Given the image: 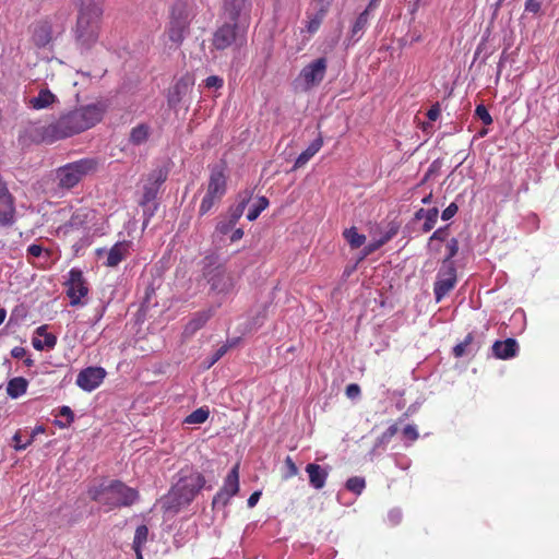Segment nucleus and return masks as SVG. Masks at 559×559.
I'll return each mask as SVG.
<instances>
[{
    "label": "nucleus",
    "mask_w": 559,
    "mask_h": 559,
    "mask_svg": "<svg viewBox=\"0 0 559 559\" xmlns=\"http://www.w3.org/2000/svg\"><path fill=\"white\" fill-rule=\"evenodd\" d=\"M447 227H443V228H439L437 229L436 231H433V234L430 236L429 238V243L428 246L431 247L432 242L435 240H438V241H444L445 238H447Z\"/></svg>",
    "instance_id": "3c124183"
},
{
    "label": "nucleus",
    "mask_w": 559,
    "mask_h": 559,
    "mask_svg": "<svg viewBox=\"0 0 559 559\" xmlns=\"http://www.w3.org/2000/svg\"><path fill=\"white\" fill-rule=\"evenodd\" d=\"M93 500L105 507L106 511L118 507H128L138 499L135 489L126 486L120 481H111L108 485H100L90 491Z\"/></svg>",
    "instance_id": "7ed1b4c3"
},
{
    "label": "nucleus",
    "mask_w": 559,
    "mask_h": 559,
    "mask_svg": "<svg viewBox=\"0 0 559 559\" xmlns=\"http://www.w3.org/2000/svg\"><path fill=\"white\" fill-rule=\"evenodd\" d=\"M131 242L121 241L114 245L110 250H98V255L105 253L107 255L105 264L109 267L117 266L130 253Z\"/></svg>",
    "instance_id": "dca6fc26"
},
{
    "label": "nucleus",
    "mask_w": 559,
    "mask_h": 559,
    "mask_svg": "<svg viewBox=\"0 0 559 559\" xmlns=\"http://www.w3.org/2000/svg\"><path fill=\"white\" fill-rule=\"evenodd\" d=\"M369 23V8L362 11L356 19L349 34V40L353 43L358 41Z\"/></svg>",
    "instance_id": "bb28decb"
},
{
    "label": "nucleus",
    "mask_w": 559,
    "mask_h": 559,
    "mask_svg": "<svg viewBox=\"0 0 559 559\" xmlns=\"http://www.w3.org/2000/svg\"><path fill=\"white\" fill-rule=\"evenodd\" d=\"M168 171L165 168L154 169L147 177V181L155 183L158 187L167 179Z\"/></svg>",
    "instance_id": "4c0bfd02"
},
{
    "label": "nucleus",
    "mask_w": 559,
    "mask_h": 559,
    "mask_svg": "<svg viewBox=\"0 0 559 559\" xmlns=\"http://www.w3.org/2000/svg\"><path fill=\"white\" fill-rule=\"evenodd\" d=\"M221 199L214 197V195H211L209 193H206L201 202V205H200V213L203 215V214H206L212 207L213 205L219 201Z\"/></svg>",
    "instance_id": "79ce46f5"
},
{
    "label": "nucleus",
    "mask_w": 559,
    "mask_h": 559,
    "mask_svg": "<svg viewBox=\"0 0 559 559\" xmlns=\"http://www.w3.org/2000/svg\"><path fill=\"white\" fill-rule=\"evenodd\" d=\"M106 377V371L102 367H87L81 370L76 377V385L86 392L97 389Z\"/></svg>",
    "instance_id": "f8f14e48"
},
{
    "label": "nucleus",
    "mask_w": 559,
    "mask_h": 559,
    "mask_svg": "<svg viewBox=\"0 0 559 559\" xmlns=\"http://www.w3.org/2000/svg\"><path fill=\"white\" fill-rule=\"evenodd\" d=\"M440 116V108L438 105H435L432 106L428 112H427V117L430 121H436Z\"/></svg>",
    "instance_id": "4d7b16f0"
},
{
    "label": "nucleus",
    "mask_w": 559,
    "mask_h": 559,
    "mask_svg": "<svg viewBox=\"0 0 559 559\" xmlns=\"http://www.w3.org/2000/svg\"><path fill=\"white\" fill-rule=\"evenodd\" d=\"M64 285L71 306H82L85 304L83 298L88 294V286L81 270L71 269Z\"/></svg>",
    "instance_id": "0eeeda50"
},
{
    "label": "nucleus",
    "mask_w": 559,
    "mask_h": 559,
    "mask_svg": "<svg viewBox=\"0 0 559 559\" xmlns=\"http://www.w3.org/2000/svg\"><path fill=\"white\" fill-rule=\"evenodd\" d=\"M226 192V177L222 168H214L210 176L206 193L222 199Z\"/></svg>",
    "instance_id": "aec40b11"
},
{
    "label": "nucleus",
    "mask_w": 559,
    "mask_h": 559,
    "mask_svg": "<svg viewBox=\"0 0 559 559\" xmlns=\"http://www.w3.org/2000/svg\"><path fill=\"white\" fill-rule=\"evenodd\" d=\"M246 43L245 32L239 26L226 23L219 27L213 36V46L217 50H224L233 45L242 46Z\"/></svg>",
    "instance_id": "6e6552de"
},
{
    "label": "nucleus",
    "mask_w": 559,
    "mask_h": 559,
    "mask_svg": "<svg viewBox=\"0 0 559 559\" xmlns=\"http://www.w3.org/2000/svg\"><path fill=\"white\" fill-rule=\"evenodd\" d=\"M285 467L286 472L283 476L285 479L292 478L298 474V468L290 456L285 459Z\"/></svg>",
    "instance_id": "a18cd8bd"
},
{
    "label": "nucleus",
    "mask_w": 559,
    "mask_h": 559,
    "mask_svg": "<svg viewBox=\"0 0 559 559\" xmlns=\"http://www.w3.org/2000/svg\"><path fill=\"white\" fill-rule=\"evenodd\" d=\"M403 435L412 441H415L418 438V431L413 425H407L403 429Z\"/></svg>",
    "instance_id": "5fc2aeb1"
},
{
    "label": "nucleus",
    "mask_w": 559,
    "mask_h": 559,
    "mask_svg": "<svg viewBox=\"0 0 559 559\" xmlns=\"http://www.w3.org/2000/svg\"><path fill=\"white\" fill-rule=\"evenodd\" d=\"M447 250H448V254L443 259V261H449V263H454L452 261V259L456 255V253L459 251V241L455 238H452L451 240H449L447 243Z\"/></svg>",
    "instance_id": "37998d69"
},
{
    "label": "nucleus",
    "mask_w": 559,
    "mask_h": 559,
    "mask_svg": "<svg viewBox=\"0 0 559 559\" xmlns=\"http://www.w3.org/2000/svg\"><path fill=\"white\" fill-rule=\"evenodd\" d=\"M242 236H243V231H242V229L238 228V229H236V230L233 233V235H231L230 239H231V241H237V240L241 239V238H242Z\"/></svg>",
    "instance_id": "0e129e2a"
},
{
    "label": "nucleus",
    "mask_w": 559,
    "mask_h": 559,
    "mask_svg": "<svg viewBox=\"0 0 559 559\" xmlns=\"http://www.w3.org/2000/svg\"><path fill=\"white\" fill-rule=\"evenodd\" d=\"M306 472L309 476V483L313 488L321 489L324 487L328 472L322 466L310 463L306 466Z\"/></svg>",
    "instance_id": "393cba45"
},
{
    "label": "nucleus",
    "mask_w": 559,
    "mask_h": 559,
    "mask_svg": "<svg viewBox=\"0 0 559 559\" xmlns=\"http://www.w3.org/2000/svg\"><path fill=\"white\" fill-rule=\"evenodd\" d=\"M343 235L353 249L361 247L366 241V237L359 234L355 227L346 229Z\"/></svg>",
    "instance_id": "7c9ffc66"
},
{
    "label": "nucleus",
    "mask_w": 559,
    "mask_h": 559,
    "mask_svg": "<svg viewBox=\"0 0 559 559\" xmlns=\"http://www.w3.org/2000/svg\"><path fill=\"white\" fill-rule=\"evenodd\" d=\"M27 381L22 377L13 378L7 385V393L12 399L22 396L27 390Z\"/></svg>",
    "instance_id": "c85d7f7f"
},
{
    "label": "nucleus",
    "mask_w": 559,
    "mask_h": 559,
    "mask_svg": "<svg viewBox=\"0 0 559 559\" xmlns=\"http://www.w3.org/2000/svg\"><path fill=\"white\" fill-rule=\"evenodd\" d=\"M193 82L189 78H182L176 82L168 93V104L176 107L192 88Z\"/></svg>",
    "instance_id": "412c9836"
},
{
    "label": "nucleus",
    "mask_w": 559,
    "mask_h": 559,
    "mask_svg": "<svg viewBox=\"0 0 559 559\" xmlns=\"http://www.w3.org/2000/svg\"><path fill=\"white\" fill-rule=\"evenodd\" d=\"M542 8V1L540 0H526L525 1V11L530 13H538Z\"/></svg>",
    "instance_id": "603ef678"
},
{
    "label": "nucleus",
    "mask_w": 559,
    "mask_h": 559,
    "mask_svg": "<svg viewBox=\"0 0 559 559\" xmlns=\"http://www.w3.org/2000/svg\"><path fill=\"white\" fill-rule=\"evenodd\" d=\"M204 477L198 472H181L178 481L173 486L163 500L166 511L177 513L182 507L188 506L203 488Z\"/></svg>",
    "instance_id": "f03ea898"
},
{
    "label": "nucleus",
    "mask_w": 559,
    "mask_h": 559,
    "mask_svg": "<svg viewBox=\"0 0 559 559\" xmlns=\"http://www.w3.org/2000/svg\"><path fill=\"white\" fill-rule=\"evenodd\" d=\"M360 395V388L356 383H350L346 386V396L350 400H355Z\"/></svg>",
    "instance_id": "864d4df0"
},
{
    "label": "nucleus",
    "mask_w": 559,
    "mask_h": 559,
    "mask_svg": "<svg viewBox=\"0 0 559 559\" xmlns=\"http://www.w3.org/2000/svg\"><path fill=\"white\" fill-rule=\"evenodd\" d=\"M248 201L249 198L246 197L239 202V204L236 207L231 209L229 213L230 224L235 225L238 222V219L242 216Z\"/></svg>",
    "instance_id": "58836bf2"
},
{
    "label": "nucleus",
    "mask_w": 559,
    "mask_h": 559,
    "mask_svg": "<svg viewBox=\"0 0 559 559\" xmlns=\"http://www.w3.org/2000/svg\"><path fill=\"white\" fill-rule=\"evenodd\" d=\"M45 430H44V427L43 426H36L32 432L31 436H34V438L38 435V433H43Z\"/></svg>",
    "instance_id": "774afa93"
},
{
    "label": "nucleus",
    "mask_w": 559,
    "mask_h": 559,
    "mask_svg": "<svg viewBox=\"0 0 559 559\" xmlns=\"http://www.w3.org/2000/svg\"><path fill=\"white\" fill-rule=\"evenodd\" d=\"M472 340H473V336L471 334H468L462 343L454 346V348H453L454 356L462 357L465 354L469 353L471 350L468 349V346H469V343L472 342Z\"/></svg>",
    "instance_id": "a19ab883"
},
{
    "label": "nucleus",
    "mask_w": 559,
    "mask_h": 559,
    "mask_svg": "<svg viewBox=\"0 0 559 559\" xmlns=\"http://www.w3.org/2000/svg\"><path fill=\"white\" fill-rule=\"evenodd\" d=\"M147 537L148 528L145 525L138 526L132 545L133 549L142 548L146 544Z\"/></svg>",
    "instance_id": "72a5a7b5"
},
{
    "label": "nucleus",
    "mask_w": 559,
    "mask_h": 559,
    "mask_svg": "<svg viewBox=\"0 0 559 559\" xmlns=\"http://www.w3.org/2000/svg\"><path fill=\"white\" fill-rule=\"evenodd\" d=\"M365 486H366L365 479L361 477H357V476L350 477L346 481V488L356 495H360L362 492Z\"/></svg>",
    "instance_id": "e433bc0d"
},
{
    "label": "nucleus",
    "mask_w": 559,
    "mask_h": 559,
    "mask_svg": "<svg viewBox=\"0 0 559 559\" xmlns=\"http://www.w3.org/2000/svg\"><path fill=\"white\" fill-rule=\"evenodd\" d=\"M99 22L76 21L75 40L81 49H91L98 40Z\"/></svg>",
    "instance_id": "9d476101"
},
{
    "label": "nucleus",
    "mask_w": 559,
    "mask_h": 559,
    "mask_svg": "<svg viewBox=\"0 0 559 559\" xmlns=\"http://www.w3.org/2000/svg\"><path fill=\"white\" fill-rule=\"evenodd\" d=\"M45 253L46 257L50 255V252L47 250H44V248L40 245L33 243L27 248V255L33 258H39Z\"/></svg>",
    "instance_id": "49530a36"
},
{
    "label": "nucleus",
    "mask_w": 559,
    "mask_h": 559,
    "mask_svg": "<svg viewBox=\"0 0 559 559\" xmlns=\"http://www.w3.org/2000/svg\"><path fill=\"white\" fill-rule=\"evenodd\" d=\"M332 0H313L311 9L307 12L306 31L314 34L319 31Z\"/></svg>",
    "instance_id": "ddd939ff"
},
{
    "label": "nucleus",
    "mask_w": 559,
    "mask_h": 559,
    "mask_svg": "<svg viewBox=\"0 0 559 559\" xmlns=\"http://www.w3.org/2000/svg\"><path fill=\"white\" fill-rule=\"evenodd\" d=\"M438 215H439V211L437 207H432V209L428 210V213L425 216L424 224H423L424 233H428L435 227L437 219H438Z\"/></svg>",
    "instance_id": "c9c22d12"
},
{
    "label": "nucleus",
    "mask_w": 559,
    "mask_h": 559,
    "mask_svg": "<svg viewBox=\"0 0 559 559\" xmlns=\"http://www.w3.org/2000/svg\"><path fill=\"white\" fill-rule=\"evenodd\" d=\"M323 139L319 135L314 139L309 146L296 158L294 168H300L305 166L311 157H313L322 147Z\"/></svg>",
    "instance_id": "a878e982"
},
{
    "label": "nucleus",
    "mask_w": 559,
    "mask_h": 559,
    "mask_svg": "<svg viewBox=\"0 0 559 559\" xmlns=\"http://www.w3.org/2000/svg\"><path fill=\"white\" fill-rule=\"evenodd\" d=\"M11 355L13 358L21 359L26 356V349L21 346H16L11 350Z\"/></svg>",
    "instance_id": "13d9d810"
},
{
    "label": "nucleus",
    "mask_w": 559,
    "mask_h": 559,
    "mask_svg": "<svg viewBox=\"0 0 559 559\" xmlns=\"http://www.w3.org/2000/svg\"><path fill=\"white\" fill-rule=\"evenodd\" d=\"M248 10L247 0H224V14L236 22Z\"/></svg>",
    "instance_id": "b1692460"
},
{
    "label": "nucleus",
    "mask_w": 559,
    "mask_h": 559,
    "mask_svg": "<svg viewBox=\"0 0 559 559\" xmlns=\"http://www.w3.org/2000/svg\"><path fill=\"white\" fill-rule=\"evenodd\" d=\"M76 21L81 22H100L103 15L102 0H78Z\"/></svg>",
    "instance_id": "4468645a"
},
{
    "label": "nucleus",
    "mask_w": 559,
    "mask_h": 559,
    "mask_svg": "<svg viewBox=\"0 0 559 559\" xmlns=\"http://www.w3.org/2000/svg\"><path fill=\"white\" fill-rule=\"evenodd\" d=\"M239 466L235 465L224 480L223 488L215 495L213 499L214 507H225L229 499L239 490Z\"/></svg>",
    "instance_id": "9b49d317"
},
{
    "label": "nucleus",
    "mask_w": 559,
    "mask_h": 559,
    "mask_svg": "<svg viewBox=\"0 0 559 559\" xmlns=\"http://www.w3.org/2000/svg\"><path fill=\"white\" fill-rule=\"evenodd\" d=\"M103 111L97 105H87L62 115L57 121L35 129V139L44 143L56 141L80 133L102 119Z\"/></svg>",
    "instance_id": "f257e3e1"
},
{
    "label": "nucleus",
    "mask_w": 559,
    "mask_h": 559,
    "mask_svg": "<svg viewBox=\"0 0 559 559\" xmlns=\"http://www.w3.org/2000/svg\"><path fill=\"white\" fill-rule=\"evenodd\" d=\"M189 20L188 14L183 5H179L173 9L169 27L166 32L168 40L171 43V47H178L185 36V32L188 27Z\"/></svg>",
    "instance_id": "1a4fd4ad"
},
{
    "label": "nucleus",
    "mask_w": 559,
    "mask_h": 559,
    "mask_svg": "<svg viewBox=\"0 0 559 559\" xmlns=\"http://www.w3.org/2000/svg\"><path fill=\"white\" fill-rule=\"evenodd\" d=\"M519 350L518 342L514 338L497 341L492 345L493 355L499 359H510L516 356Z\"/></svg>",
    "instance_id": "4be33fe9"
},
{
    "label": "nucleus",
    "mask_w": 559,
    "mask_h": 559,
    "mask_svg": "<svg viewBox=\"0 0 559 559\" xmlns=\"http://www.w3.org/2000/svg\"><path fill=\"white\" fill-rule=\"evenodd\" d=\"M35 333L36 336L32 338V345L36 350L55 347L57 338L53 334L47 332L46 325L38 326Z\"/></svg>",
    "instance_id": "5701e85b"
},
{
    "label": "nucleus",
    "mask_w": 559,
    "mask_h": 559,
    "mask_svg": "<svg viewBox=\"0 0 559 559\" xmlns=\"http://www.w3.org/2000/svg\"><path fill=\"white\" fill-rule=\"evenodd\" d=\"M52 25L49 20H40L33 26V40L39 46L48 45L52 39Z\"/></svg>",
    "instance_id": "a211bd4d"
},
{
    "label": "nucleus",
    "mask_w": 559,
    "mask_h": 559,
    "mask_svg": "<svg viewBox=\"0 0 559 559\" xmlns=\"http://www.w3.org/2000/svg\"><path fill=\"white\" fill-rule=\"evenodd\" d=\"M457 210H459V207H457V205H456L454 202L450 203V204H449V205L443 210V212H442V214H441V218H442L443 221H449V219H451V218L456 214Z\"/></svg>",
    "instance_id": "09e8293b"
},
{
    "label": "nucleus",
    "mask_w": 559,
    "mask_h": 559,
    "mask_svg": "<svg viewBox=\"0 0 559 559\" xmlns=\"http://www.w3.org/2000/svg\"><path fill=\"white\" fill-rule=\"evenodd\" d=\"M211 290L227 294L234 288L233 277L224 270L217 269L207 280Z\"/></svg>",
    "instance_id": "f3484780"
},
{
    "label": "nucleus",
    "mask_w": 559,
    "mask_h": 559,
    "mask_svg": "<svg viewBox=\"0 0 559 559\" xmlns=\"http://www.w3.org/2000/svg\"><path fill=\"white\" fill-rule=\"evenodd\" d=\"M456 282V267L454 263L442 261L433 285L436 301L440 302L455 287Z\"/></svg>",
    "instance_id": "423d86ee"
},
{
    "label": "nucleus",
    "mask_w": 559,
    "mask_h": 559,
    "mask_svg": "<svg viewBox=\"0 0 559 559\" xmlns=\"http://www.w3.org/2000/svg\"><path fill=\"white\" fill-rule=\"evenodd\" d=\"M388 519L393 525H396L402 519V512L397 509H393L389 512Z\"/></svg>",
    "instance_id": "6e6d98bb"
},
{
    "label": "nucleus",
    "mask_w": 559,
    "mask_h": 559,
    "mask_svg": "<svg viewBox=\"0 0 559 559\" xmlns=\"http://www.w3.org/2000/svg\"><path fill=\"white\" fill-rule=\"evenodd\" d=\"M34 441V436H31L28 439H26L25 441L22 440V435L20 431H17L13 438H12V447L14 448V450L16 451H22V450H25L29 444H32Z\"/></svg>",
    "instance_id": "ea45409f"
},
{
    "label": "nucleus",
    "mask_w": 559,
    "mask_h": 559,
    "mask_svg": "<svg viewBox=\"0 0 559 559\" xmlns=\"http://www.w3.org/2000/svg\"><path fill=\"white\" fill-rule=\"evenodd\" d=\"M228 347L226 345L219 347L216 353L214 354L211 365L215 364L217 360H219L227 352Z\"/></svg>",
    "instance_id": "052dcab7"
},
{
    "label": "nucleus",
    "mask_w": 559,
    "mask_h": 559,
    "mask_svg": "<svg viewBox=\"0 0 559 559\" xmlns=\"http://www.w3.org/2000/svg\"><path fill=\"white\" fill-rule=\"evenodd\" d=\"M223 79L217 75H211L205 79L204 84L207 88H221L223 86Z\"/></svg>",
    "instance_id": "de8ad7c7"
},
{
    "label": "nucleus",
    "mask_w": 559,
    "mask_h": 559,
    "mask_svg": "<svg viewBox=\"0 0 559 559\" xmlns=\"http://www.w3.org/2000/svg\"><path fill=\"white\" fill-rule=\"evenodd\" d=\"M159 187L155 183H151L146 180V183L144 185V192L142 197V204L146 205L155 200L157 193H158Z\"/></svg>",
    "instance_id": "f704fd0d"
},
{
    "label": "nucleus",
    "mask_w": 559,
    "mask_h": 559,
    "mask_svg": "<svg viewBox=\"0 0 559 559\" xmlns=\"http://www.w3.org/2000/svg\"><path fill=\"white\" fill-rule=\"evenodd\" d=\"M234 225L230 224V219L228 221V223H218L217 225V229L222 233V234H226Z\"/></svg>",
    "instance_id": "e2e57ef3"
},
{
    "label": "nucleus",
    "mask_w": 559,
    "mask_h": 559,
    "mask_svg": "<svg viewBox=\"0 0 559 559\" xmlns=\"http://www.w3.org/2000/svg\"><path fill=\"white\" fill-rule=\"evenodd\" d=\"M326 58H318L316 60H312L301 69L296 81L304 91H310L318 86L323 81L326 73Z\"/></svg>",
    "instance_id": "39448f33"
},
{
    "label": "nucleus",
    "mask_w": 559,
    "mask_h": 559,
    "mask_svg": "<svg viewBox=\"0 0 559 559\" xmlns=\"http://www.w3.org/2000/svg\"><path fill=\"white\" fill-rule=\"evenodd\" d=\"M215 308L211 307L206 310L198 311L193 314L183 330L185 336H192L197 331L205 325L210 318L214 314Z\"/></svg>",
    "instance_id": "6ab92c4d"
},
{
    "label": "nucleus",
    "mask_w": 559,
    "mask_h": 559,
    "mask_svg": "<svg viewBox=\"0 0 559 559\" xmlns=\"http://www.w3.org/2000/svg\"><path fill=\"white\" fill-rule=\"evenodd\" d=\"M408 465H409V462L407 460H404V461L397 460L396 461V466H399L402 469H406L408 467Z\"/></svg>",
    "instance_id": "338daca9"
},
{
    "label": "nucleus",
    "mask_w": 559,
    "mask_h": 559,
    "mask_svg": "<svg viewBox=\"0 0 559 559\" xmlns=\"http://www.w3.org/2000/svg\"><path fill=\"white\" fill-rule=\"evenodd\" d=\"M269 206V200L265 197L258 198L257 202L250 207L247 218L249 221H255L262 211Z\"/></svg>",
    "instance_id": "2f4dec72"
},
{
    "label": "nucleus",
    "mask_w": 559,
    "mask_h": 559,
    "mask_svg": "<svg viewBox=\"0 0 559 559\" xmlns=\"http://www.w3.org/2000/svg\"><path fill=\"white\" fill-rule=\"evenodd\" d=\"M150 134L151 128L145 123H141L131 130L130 142L134 145L144 144L148 140Z\"/></svg>",
    "instance_id": "c756f323"
},
{
    "label": "nucleus",
    "mask_w": 559,
    "mask_h": 559,
    "mask_svg": "<svg viewBox=\"0 0 559 559\" xmlns=\"http://www.w3.org/2000/svg\"><path fill=\"white\" fill-rule=\"evenodd\" d=\"M209 411L201 407V408H198L195 411H193L185 420V423L187 424H190V425H199V424H203L204 421H206V419L209 418Z\"/></svg>",
    "instance_id": "473e14b6"
},
{
    "label": "nucleus",
    "mask_w": 559,
    "mask_h": 559,
    "mask_svg": "<svg viewBox=\"0 0 559 559\" xmlns=\"http://www.w3.org/2000/svg\"><path fill=\"white\" fill-rule=\"evenodd\" d=\"M397 427L396 425H392L390 426L383 433L382 436L378 439V443H385V442H389L391 440V438L397 432Z\"/></svg>",
    "instance_id": "8fccbe9b"
},
{
    "label": "nucleus",
    "mask_w": 559,
    "mask_h": 559,
    "mask_svg": "<svg viewBox=\"0 0 559 559\" xmlns=\"http://www.w3.org/2000/svg\"><path fill=\"white\" fill-rule=\"evenodd\" d=\"M60 415L67 417V423L70 424L73 420V412L69 406H62L60 409Z\"/></svg>",
    "instance_id": "bf43d9fd"
},
{
    "label": "nucleus",
    "mask_w": 559,
    "mask_h": 559,
    "mask_svg": "<svg viewBox=\"0 0 559 559\" xmlns=\"http://www.w3.org/2000/svg\"><path fill=\"white\" fill-rule=\"evenodd\" d=\"M15 207L13 198L0 201V225L10 226L14 223Z\"/></svg>",
    "instance_id": "cd10ccee"
},
{
    "label": "nucleus",
    "mask_w": 559,
    "mask_h": 559,
    "mask_svg": "<svg viewBox=\"0 0 559 559\" xmlns=\"http://www.w3.org/2000/svg\"><path fill=\"white\" fill-rule=\"evenodd\" d=\"M261 497V492L260 491H254L253 493H251V496L248 498V507L249 508H253L255 507V504L258 503L259 499Z\"/></svg>",
    "instance_id": "680f3d73"
},
{
    "label": "nucleus",
    "mask_w": 559,
    "mask_h": 559,
    "mask_svg": "<svg viewBox=\"0 0 559 559\" xmlns=\"http://www.w3.org/2000/svg\"><path fill=\"white\" fill-rule=\"evenodd\" d=\"M475 114L484 124L489 126L492 123V118L484 105H478L475 109Z\"/></svg>",
    "instance_id": "c03bdc74"
},
{
    "label": "nucleus",
    "mask_w": 559,
    "mask_h": 559,
    "mask_svg": "<svg viewBox=\"0 0 559 559\" xmlns=\"http://www.w3.org/2000/svg\"><path fill=\"white\" fill-rule=\"evenodd\" d=\"M97 165L95 158H82L59 167L56 170L57 186L63 190L74 188L83 178L95 173Z\"/></svg>",
    "instance_id": "20e7f679"
},
{
    "label": "nucleus",
    "mask_w": 559,
    "mask_h": 559,
    "mask_svg": "<svg viewBox=\"0 0 559 559\" xmlns=\"http://www.w3.org/2000/svg\"><path fill=\"white\" fill-rule=\"evenodd\" d=\"M59 103V98L48 87H40L37 95L31 96L26 100V106L34 110L52 108Z\"/></svg>",
    "instance_id": "2eb2a0df"
},
{
    "label": "nucleus",
    "mask_w": 559,
    "mask_h": 559,
    "mask_svg": "<svg viewBox=\"0 0 559 559\" xmlns=\"http://www.w3.org/2000/svg\"><path fill=\"white\" fill-rule=\"evenodd\" d=\"M428 213V210H425V209H419L416 213H415V218L416 219H424L425 216L427 215Z\"/></svg>",
    "instance_id": "69168bd1"
}]
</instances>
